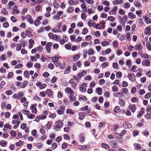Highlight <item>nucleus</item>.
<instances>
[{
    "mask_svg": "<svg viewBox=\"0 0 151 151\" xmlns=\"http://www.w3.org/2000/svg\"><path fill=\"white\" fill-rule=\"evenodd\" d=\"M78 96L79 100H82L83 101L87 100V98L85 96L81 95H79Z\"/></svg>",
    "mask_w": 151,
    "mask_h": 151,
    "instance_id": "38",
    "label": "nucleus"
},
{
    "mask_svg": "<svg viewBox=\"0 0 151 151\" xmlns=\"http://www.w3.org/2000/svg\"><path fill=\"white\" fill-rule=\"evenodd\" d=\"M86 72L85 70H83L80 73H78V75L80 77H81V76H84L86 74Z\"/></svg>",
    "mask_w": 151,
    "mask_h": 151,
    "instance_id": "31",
    "label": "nucleus"
},
{
    "mask_svg": "<svg viewBox=\"0 0 151 151\" xmlns=\"http://www.w3.org/2000/svg\"><path fill=\"white\" fill-rule=\"evenodd\" d=\"M52 62L56 66L59 67L61 68L62 64L58 62L59 60L57 58L55 57H52Z\"/></svg>",
    "mask_w": 151,
    "mask_h": 151,
    "instance_id": "2",
    "label": "nucleus"
},
{
    "mask_svg": "<svg viewBox=\"0 0 151 151\" xmlns=\"http://www.w3.org/2000/svg\"><path fill=\"white\" fill-rule=\"evenodd\" d=\"M122 73L121 72L118 71L116 73V77L119 78H120L121 76H122Z\"/></svg>",
    "mask_w": 151,
    "mask_h": 151,
    "instance_id": "54",
    "label": "nucleus"
},
{
    "mask_svg": "<svg viewBox=\"0 0 151 151\" xmlns=\"http://www.w3.org/2000/svg\"><path fill=\"white\" fill-rule=\"evenodd\" d=\"M104 95L106 97H109L110 96V93L108 91H106L104 92Z\"/></svg>",
    "mask_w": 151,
    "mask_h": 151,
    "instance_id": "60",
    "label": "nucleus"
},
{
    "mask_svg": "<svg viewBox=\"0 0 151 151\" xmlns=\"http://www.w3.org/2000/svg\"><path fill=\"white\" fill-rule=\"evenodd\" d=\"M52 43L51 42H49L47 43L46 46V50L47 52L48 53H50L51 47L52 46Z\"/></svg>",
    "mask_w": 151,
    "mask_h": 151,
    "instance_id": "6",
    "label": "nucleus"
},
{
    "mask_svg": "<svg viewBox=\"0 0 151 151\" xmlns=\"http://www.w3.org/2000/svg\"><path fill=\"white\" fill-rule=\"evenodd\" d=\"M110 144L111 145V146L114 147H118V145L116 143V142L114 140H113L111 141L110 142Z\"/></svg>",
    "mask_w": 151,
    "mask_h": 151,
    "instance_id": "21",
    "label": "nucleus"
},
{
    "mask_svg": "<svg viewBox=\"0 0 151 151\" xmlns=\"http://www.w3.org/2000/svg\"><path fill=\"white\" fill-rule=\"evenodd\" d=\"M96 93L99 95L102 94V89L100 87L97 88L96 89Z\"/></svg>",
    "mask_w": 151,
    "mask_h": 151,
    "instance_id": "23",
    "label": "nucleus"
},
{
    "mask_svg": "<svg viewBox=\"0 0 151 151\" xmlns=\"http://www.w3.org/2000/svg\"><path fill=\"white\" fill-rule=\"evenodd\" d=\"M28 84V81H24L23 83L18 82L17 83V86L20 87L21 88H25Z\"/></svg>",
    "mask_w": 151,
    "mask_h": 151,
    "instance_id": "3",
    "label": "nucleus"
},
{
    "mask_svg": "<svg viewBox=\"0 0 151 151\" xmlns=\"http://www.w3.org/2000/svg\"><path fill=\"white\" fill-rule=\"evenodd\" d=\"M96 58L94 56H91L89 58V60L91 62H93L95 61Z\"/></svg>",
    "mask_w": 151,
    "mask_h": 151,
    "instance_id": "47",
    "label": "nucleus"
},
{
    "mask_svg": "<svg viewBox=\"0 0 151 151\" xmlns=\"http://www.w3.org/2000/svg\"><path fill=\"white\" fill-rule=\"evenodd\" d=\"M123 1L122 0H114L112 1L113 4L118 5L123 4Z\"/></svg>",
    "mask_w": 151,
    "mask_h": 151,
    "instance_id": "13",
    "label": "nucleus"
},
{
    "mask_svg": "<svg viewBox=\"0 0 151 151\" xmlns=\"http://www.w3.org/2000/svg\"><path fill=\"white\" fill-rule=\"evenodd\" d=\"M114 96L117 97H122L124 96V94L120 92L115 93L113 94Z\"/></svg>",
    "mask_w": 151,
    "mask_h": 151,
    "instance_id": "15",
    "label": "nucleus"
},
{
    "mask_svg": "<svg viewBox=\"0 0 151 151\" xmlns=\"http://www.w3.org/2000/svg\"><path fill=\"white\" fill-rule=\"evenodd\" d=\"M134 4L137 7H139L141 5L140 2L137 1H135L134 2Z\"/></svg>",
    "mask_w": 151,
    "mask_h": 151,
    "instance_id": "45",
    "label": "nucleus"
},
{
    "mask_svg": "<svg viewBox=\"0 0 151 151\" xmlns=\"http://www.w3.org/2000/svg\"><path fill=\"white\" fill-rule=\"evenodd\" d=\"M112 90L113 92H116L118 91V88L117 86H114L112 87Z\"/></svg>",
    "mask_w": 151,
    "mask_h": 151,
    "instance_id": "46",
    "label": "nucleus"
},
{
    "mask_svg": "<svg viewBox=\"0 0 151 151\" xmlns=\"http://www.w3.org/2000/svg\"><path fill=\"white\" fill-rule=\"evenodd\" d=\"M11 125L8 124H6L4 125V128L3 130L4 131H6V130L8 129H11Z\"/></svg>",
    "mask_w": 151,
    "mask_h": 151,
    "instance_id": "28",
    "label": "nucleus"
},
{
    "mask_svg": "<svg viewBox=\"0 0 151 151\" xmlns=\"http://www.w3.org/2000/svg\"><path fill=\"white\" fill-rule=\"evenodd\" d=\"M143 18L145 20V22L147 24H149L151 23V19L149 17L146 16H143Z\"/></svg>",
    "mask_w": 151,
    "mask_h": 151,
    "instance_id": "18",
    "label": "nucleus"
},
{
    "mask_svg": "<svg viewBox=\"0 0 151 151\" xmlns=\"http://www.w3.org/2000/svg\"><path fill=\"white\" fill-rule=\"evenodd\" d=\"M34 66L35 68L38 69L39 70L40 69L41 67L40 64L39 63H35L34 64Z\"/></svg>",
    "mask_w": 151,
    "mask_h": 151,
    "instance_id": "37",
    "label": "nucleus"
},
{
    "mask_svg": "<svg viewBox=\"0 0 151 151\" xmlns=\"http://www.w3.org/2000/svg\"><path fill=\"white\" fill-rule=\"evenodd\" d=\"M12 10L14 13H15L17 14L19 13V11L17 9V7L16 6H15L13 7L12 8Z\"/></svg>",
    "mask_w": 151,
    "mask_h": 151,
    "instance_id": "32",
    "label": "nucleus"
},
{
    "mask_svg": "<svg viewBox=\"0 0 151 151\" xmlns=\"http://www.w3.org/2000/svg\"><path fill=\"white\" fill-rule=\"evenodd\" d=\"M94 53L93 50L91 48H90L88 50V54L89 55H92Z\"/></svg>",
    "mask_w": 151,
    "mask_h": 151,
    "instance_id": "50",
    "label": "nucleus"
},
{
    "mask_svg": "<svg viewBox=\"0 0 151 151\" xmlns=\"http://www.w3.org/2000/svg\"><path fill=\"white\" fill-rule=\"evenodd\" d=\"M128 108L132 112L134 113L136 110L137 107L134 104H131L129 106Z\"/></svg>",
    "mask_w": 151,
    "mask_h": 151,
    "instance_id": "8",
    "label": "nucleus"
},
{
    "mask_svg": "<svg viewBox=\"0 0 151 151\" xmlns=\"http://www.w3.org/2000/svg\"><path fill=\"white\" fill-rule=\"evenodd\" d=\"M123 126L125 128H130L131 127V125L128 122H125L123 123Z\"/></svg>",
    "mask_w": 151,
    "mask_h": 151,
    "instance_id": "17",
    "label": "nucleus"
},
{
    "mask_svg": "<svg viewBox=\"0 0 151 151\" xmlns=\"http://www.w3.org/2000/svg\"><path fill=\"white\" fill-rule=\"evenodd\" d=\"M145 109L144 108H141L140 109V111L138 113V114L137 115L138 118H140L141 116L143 114L145 111Z\"/></svg>",
    "mask_w": 151,
    "mask_h": 151,
    "instance_id": "20",
    "label": "nucleus"
},
{
    "mask_svg": "<svg viewBox=\"0 0 151 151\" xmlns=\"http://www.w3.org/2000/svg\"><path fill=\"white\" fill-rule=\"evenodd\" d=\"M6 144L7 142L4 140H2L0 142V145L3 147H4L5 146V145Z\"/></svg>",
    "mask_w": 151,
    "mask_h": 151,
    "instance_id": "42",
    "label": "nucleus"
},
{
    "mask_svg": "<svg viewBox=\"0 0 151 151\" xmlns=\"http://www.w3.org/2000/svg\"><path fill=\"white\" fill-rule=\"evenodd\" d=\"M24 96V93L22 92H19L18 93V99L20 100Z\"/></svg>",
    "mask_w": 151,
    "mask_h": 151,
    "instance_id": "33",
    "label": "nucleus"
},
{
    "mask_svg": "<svg viewBox=\"0 0 151 151\" xmlns=\"http://www.w3.org/2000/svg\"><path fill=\"white\" fill-rule=\"evenodd\" d=\"M151 32V24L148 27H147L145 28L144 33L145 34L147 35L150 34Z\"/></svg>",
    "mask_w": 151,
    "mask_h": 151,
    "instance_id": "10",
    "label": "nucleus"
},
{
    "mask_svg": "<svg viewBox=\"0 0 151 151\" xmlns=\"http://www.w3.org/2000/svg\"><path fill=\"white\" fill-rule=\"evenodd\" d=\"M101 44L102 46L105 47L108 45L109 42L106 41H102Z\"/></svg>",
    "mask_w": 151,
    "mask_h": 151,
    "instance_id": "40",
    "label": "nucleus"
},
{
    "mask_svg": "<svg viewBox=\"0 0 151 151\" xmlns=\"http://www.w3.org/2000/svg\"><path fill=\"white\" fill-rule=\"evenodd\" d=\"M25 33L27 36L30 37H32L33 35L28 30H26L25 31Z\"/></svg>",
    "mask_w": 151,
    "mask_h": 151,
    "instance_id": "34",
    "label": "nucleus"
},
{
    "mask_svg": "<svg viewBox=\"0 0 151 151\" xmlns=\"http://www.w3.org/2000/svg\"><path fill=\"white\" fill-rule=\"evenodd\" d=\"M88 32V29L86 28H85L83 29L82 31V33L83 35H86Z\"/></svg>",
    "mask_w": 151,
    "mask_h": 151,
    "instance_id": "52",
    "label": "nucleus"
},
{
    "mask_svg": "<svg viewBox=\"0 0 151 151\" xmlns=\"http://www.w3.org/2000/svg\"><path fill=\"white\" fill-rule=\"evenodd\" d=\"M146 111L147 112H149L151 111V105H148L146 109Z\"/></svg>",
    "mask_w": 151,
    "mask_h": 151,
    "instance_id": "64",
    "label": "nucleus"
},
{
    "mask_svg": "<svg viewBox=\"0 0 151 151\" xmlns=\"http://www.w3.org/2000/svg\"><path fill=\"white\" fill-rule=\"evenodd\" d=\"M94 27H95L96 29H99L102 28V26L99 24L95 25Z\"/></svg>",
    "mask_w": 151,
    "mask_h": 151,
    "instance_id": "59",
    "label": "nucleus"
},
{
    "mask_svg": "<svg viewBox=\"0 0 151 151\" xmlns=\"http://www.w3.org/2000/svg\"><path fill=\"white\" fill-rule=\"evenodd\" d=\"M63 122L61 120H58L55 122V125L54 126V128L56 131L60 130V129L63 126Z\"/></svg>",
    "mask_w": 151,
    "mask_h": 151,
    "instance_id": "1",
    "label": "nucleus"
},
{
    "mask_svg": "<svg viewBox=\"0 0 151 151\" xmlns=\"http://www.w3.org/2000/svg\"><path fill=\"white\" fill-rule=\"evenodd\" d=\"M128 77L129 79L132 81H134L135 80V75L133 73H129L128 74Z\"/></svg>",
    "mask_w": 151,
    "mask_h": 151,
    "instance_id": "11",
    "label": "nucleus"
},
{
    "mask_svg": "<svg viewBox=\"0 0 151 151\" xmlns=\"http://www.w3.org/2000/svg\"><path fill=\"white\" fill-rule=\"evenodd\" d=\"M138 54L142 58H148L149 55L146 53H142L140 51H139L138 52Z\"/></svg>",
    "mask_w": 151,
    "mask_h": 151,
    "instance_id": "16",
    "label": "nucleus"
},
{
    "mask_svg": "<svg viewBox=\"0 0 151 151\" xmlns=\"http://www.w3.org/2000/svg\"><path fill=\"white\" fill-rule=\"evenodd\" d=\"M150 62L148 59L143 60L142 62V64L146 66H148L150 64Z\"/></svg>",
    "mask_w": 151,
    "mask_h": 151,
    "instance_id": "19",
    "label": "nucleus"
},
{
    "mask_svg": "<svg viewBox=\"0 0 151 151\" xmlns=\"http://www.w3.org/2000/svg\"><path fill=\"white\" fill-rule=\"evenodd\" d=\"M119 13L120 15H124L125 14V12L122 9H120L119 10Z\"/></svg>",
    "mask_w": 151,
    "mask_h": 151,
    "instance_id": "63",
    "label": "nucleus"
},
{
    "mask_svg": "<svg viewBox=\"0 0 151 151\" xmlns=\"http://www.w3.org/2000/svg\"><path fill=\"white\" fill-rule=\"evenodd\" d=\"M113 45L114 47H117L118 45V42L117 40H115L113 41Z\"/></svg>",
    "mask_w": 151,
    "mask_h": 151,
    "instance_id": "44",
    "label": "nucleus"
},
{
    "mask_svg": "<svg viewBox=\"0 0 151 151\" xmlns=\"http://www.w3.org/2000/svg\"><path fill=\"white\" fill-rule=\"evenodd\" d=\"M128 17L131 19H135L136 18V15L133 13L130 12L128 13Z\"/></svg>",
    "mask_w": 151,
    "mask_h": 151,
    "instance_id": "25",
    "label": "nucleus"
},
{
    "mask_svg": "<svg viewBox=\"0 0 151 151\" xmlns=\"http://www.w3.org/2000/svg\"><path fill=\"white\" fill-rule=\"evenodd\" d=\"M79 91L82 92H85L86 91V89L82 86H80Z\"/></svg>",
    "mask_w": 151,
    "mask_h": 151,
    "instance_id": "53",
    "label": "nucleus"
},
{
    "mask_svg": "<svg viewBox=\"0 0 151 151\" xmlns=\"http://www.w3.org/2000/svg\"><path fill=\"white\" fill-rule=\"evenodd\" d=\"M74 10V8L73 7L70 6L68 8V12L69 13L72 12Z\"/></svg>",
    "mask_w": 151,
    "mask_h": 151,
    "instance_id": "62",
    "label": "nucleus"
},
{
    "mask_svg": "<svg viewBox=\"0 0 151 151\" xmlns=\"http://www.w3.org/2000/svg\"><path fill=\"white\" fill-rule=\"evenodd\" d=\"M118 7L115 6L113 7V9L111 10L109 12L110 15H115L116 14V12L117 9Z\"/></svg>",
    "mask_w": 151,
    "mask_h": 151,
    "instance_id": "7",
    "label": "nucleus"
},
{
    "mask_svg": "<svg viewBox=\"0 0 151 151\" xmlns=\"http://www.w3.org/2000/svg\"><path fill=\"white\" fill-rule=\"evenodd\" d=\"M131 60L129 59L127 60L125 62V63L126 65H127L128 67H130L132 65Z\"/></svg>",
    "mask_w": 151,
    "mask_h": 151,
    "instance_id": "39",
    "label": "nucleus"
},
{
    "mask_svg": "<svg viewBox=\"0 0 151 151\" xmlns=\"http://www.w3.org/2000/svg\"><path fill=\"white\" fill-rule=\"evenodd\" d=\"M27 20L31 24H32L34 22V20L31 15H28L27 17Z\"/></svg>",
    "mask_w": 151,
    "mask_h": 151,
    "instance_id": "14",
    "label": "nucleus"
},
{
    "mask_svg": "<svg viewBox=\"0 0 151 151\" xmlns=\"http://www.w3.org/2000/svg\"><path fill=\"white\" fill-rule=\"evenodd\" d=\"M69 83L71 84V86L74 89L77 87V84L73 82V79L70 80L69 81Z\"/></svg>",
    "mask_w": 151,
    "mask_h": 151,
    "instance_id": "27",
    "label": "nucleus"
},
{
    "mask_svg": "<svg viewBox=\"0 0 151 151\" xmlns=\"http://www.w3.org/2000/svg\"><path fill=\"white\" fill-rule=\"evenodd\" d=\"M52 31L54 32H61L60 29L57 27H55L52 30Z\"/></svg>",
    "mask_w": 151,
    "mask_h": 151,
    "instance_id": "36",
    "label": "nucleus"
},
{
    "mask_svg": "<svg viewBox=\"0 0 151 151\" xmlns=\"http://www.w3.org/2000/svg\"><path fill=\"white\" fill-rule=\"evenodd\" d=\"M65 91L66 93L69 94V95L74 93L73 90L70 88L69 87H67L65 89Z\"/></svg>",
    "mask_w": 151,
    "mask_h": 151,
    "instance_id": "9",
    "label": "nucleus"
},
{
    "mask_svg": "<svg viewBox=\"0 0 151 151\" xmlns=\"http://www.w3.org/2000/svg\"><path fill=\"white\" fill-rule=\"evenodd\" d=\"M46 94L49 96L50 97L52 95V91L50 89H47L46 91Z\"/></svg>",
    "mask_w": 151,
    "mask_h": 151,
    "instance_id": "24",
    "label": "nucleus"
},
{
    "mask_svg": "<svg viewBox=\"0 0 151 151\" xmlns=\"http://www.w3.org/2000/svg\"><path fill=\"white\" fill-rule=\"evenodd\" d=\"M13 91L11 90H7L6 92V94L7 95H9L12 94L13 93Z\"/></svg>",
    "mask_w": 151,
    "mask_h": 151,
    "instance_id": "49",
    "label": "nucleus"
},
{
    "mask_svg": "<svg viewBox=\"0 0 151 151\" xmlns=\"http://www.w3.org/2000/svg\"><path fill=\"white\" fill-rule=\"evenodd\" d=\"M94 22L93 20H91L89 21L88 23V26L90 27H94Z\"/></svg>",
    "mask_w": 151,
    "mask_h": 151,
    "instance_id": "30",
    "label": "nucleus"
},
{
    "mask_svg": "<svg viewBox=\"0 0 151 151\" xmlns=\"http://www.w3.org/2000/svg\"><path fill=\"white\" fill-rule=\"evenodd\" d=\"M84 134H81L80 135L79 140L81 142H83L84 141L85 138L84 137Z\"/></svg>",
    "mask_w": 151,
    "mask_h": 151,
    "instance_id": "35",
    "label": "nucleus"
},
{
    "mask_svg": "<svg viewBox=\"0 0 151 151\" xmlns=\"http://www.w3.org/2000/svg\"><path fill=\"white\" fill-rule=\"evenodd\" d=\"M48 114V111H44L42 114L39 116V118L41 119H44L46 118L47 115Z\"/></svg>",
    "mask_w": 151,
    "mask_h": 151,
    "instance_id": "5",
    "label": "nucleus"
},
{
    "mask_svg": "<svg viewBox=\"0 0 151 151\" xmlns=\"http://www.w3.org/2000/svg\"><path fill=\"white\" fill-rule=\"evenodd\" d=\"M101 147L102 148L105 149H108L110 147L108 145L104 143L101 144Z\"/></svg>",
    "mask_w": 151,
    "mask_h": 151,
    "instance_id": "26",
    "label": "nucleus"
},
{
    "mask_svg": "<svg viewBox=\"0 0 151 151\" xmlns=\"http://www.w3.org/2000/svg\"><path fill=\"white\" fill-rule=\"evenodd\" d=\"M80 57V55L78 54H76L74 55L73 58V60L74 61L78 60Z\"/></svg>",
    "mask_w": 151,
    "mask_h": 151,
    "instance_id": "41",
    "label": "nucleus"
},
{
    "mask_svg": "<svg viewBox=\"0 0 151 151\" xmlns=\"http://www.w3.org/2000/svg\"><path fill=\"white\" fill-rule=\"evenodd\" d=\"M127 47L128 49V50L130 51H132L134 48V46H132L131 45H129L127 46Z\"/></svg>",
    "mask_w": 151,
    "mask_h": 151,
    "instance_id": "55",
    "label": "nucleus"
},
{
    "mask_svg": "<svg viewBox=\"0 0 151 151\" xmlns=\"http://www.w3.org/2000/svg\"><path fill=\"white\" fill-rule=\"evenodd\" d=\"M119 137H117V140L119 141V142L120 143H122V142L123 139L122 137H121V136L119 134Z\"/></svg>",
    "mask_w": 151,
    "mask_h": 151,
    "instance_id": "51",
    "label": "nucleus"
},
{
    "mask_svg": "<svg viewBox=\"0 0 151 151\" xmlns=\"http://www.w3.org/2000/svg\"><path fill=\"white\" fill-rule=\"evenodd\" d=\"M69 98L71 102H73L76 100V98L74 95V94L69 95Z\"/></svg>",
    "mask_w": 151,
    "mask_h": 151,
    "instance_id": "22",
    "label": "nucleus"
},
{
    "mask_svg": "<svg viewBox=\"0 0 151 151\" xmlns=\"http://www.w3.org/2000/svg\"><path fill=\"white\" fill-rule=\"evenodd\" d=\"M37 104H33L31 105L30 109L32 110V113L36 114L37 113V111L36 108Z\"/></svg>",
    "mask_w": 151,
    "mask_h": 151,
    "instance_id": "4",
    "label": "nucleus"
},
{
    "mask_svg": "<svg viewBox=\"0 0 151 151\" xmlns=\"http://www.w3.org/2000/svg\"><path fill=\"white\" fill-rule=\"evenodd\" d=\"M40 132L42 134H45V128L44 127H41L40 130Z\"/></svg>",
    "mask_w": 151,
    "mask_h": 151,
    "instance_id": "61",
    "label": "nucleus"
},
{
    "mask_svg": "<svg viewBox=\"0 0 151 151\" xmlns=\"http://www.w3.org/2000/svg\"><path fill=\"white\" fill-rule=\"evenodd\" d=\"M78 115L79 116V119L80 120L83 119L85 116V113L82 112H80Z\"/></svg>",
    "mask_w": 151,
    "mask_h": 151,
    "instance_id": "29",
    "label": "nucleus"
},
{
    "mask_svg": "<svg viewBox=\"0 0 151 151\" xmlns=\"http://www.w3.org/2000/svg\"><path fill=\"white\" fill-rule=\"evenodd\" d=\"M66 113L68 114H74V112L72 109H67L66 111Z\"/></svg>",
    "mask_w": 151,
    "mask_h": 151,
    "instance_id": "57",
    "label": "nucleus"
},
{
    "mask_svg": "<svg viewBox=\"0 0 151 151\" xmlns=\"http://www.w3.org/2000/svg\"><path fill=\"white\" fill-rule=\"evenodd\" d=\"M41 24V22L40 21H38V20H35L34 22V24L36 26H38Z\"/></svg>",
    "mask_w": 151,
    "mask_h": 151,
    "instance_id": "58",
    "label": "nucleus"
},
{
    "mask_svg": "<svg viewBox=\"0 0 151 151\" xmlns=\"http://www.w3.org/2000/svg\"><path fill=\"white\" fill-rule=\"evenodd\" d=\"M135 148L137 150H139L141 148V146L140 144H135L134 145Z\"/></svg>",
    "mask_w": 151,
    "mask_h": 151,
    "instance_id": "43",
    "label": "nucleus"
},
{
    "mask_svg": "<svg viewBox=\"0 0 151 151\" xmlns=\"http://www.w3.org/2000/svg\"><path fill=\"white\" fill-rule=\"evenodd\" d=\"M134 48L136 50L140 51L143 49V47L141 43H139L138 44L135 45Z\"/></svg>",
    "mask_w": 151,
    "mask_h": 151,
    "instance_id": "12",
    "label": "nucleus"
},
{
    "mask_svg": "<svg viewBox=\"0 0 151 151\" xmlns=\"http://www.w3.org/2000/svg\"><path fill=\"white\" fill-rule=\"evenodd\" d=\"M65 47L68 50H70L71 47V45L69 43H68L67 44L65 45Z\"/></svg>",
    "mask_w": 151,
    "mask_h": 151,
    "instance_id": "56",
    "label": "nucleus"
},
{
    "mask_svg": "<svg viewBox=\"0 0 151 151\" xmlns=\"http://www.w3.org/2000/svg\"><path fill=\"white\" fill-rule=\"evenodd\" d=\"M107 19L110 21L114 22L115 21V19L112 16H109L107 17Z\"/></svg>",
    "mask_w": 151,
    "mask_h": 151,
    "instance_id": "48",
    "label": "nucleus"
}]
</instances>
